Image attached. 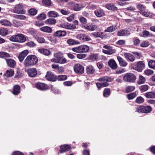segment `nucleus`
<instances>
[{"label":"nucleus","instance_id":"nucleus-1","mask_svg":"<svg viewBox=\"0 0 155 155\" xmlns=\"http://www.w3.org/2000/svg\"><path fill=\"white\" fill-rule=\"evenodd\" d=\"M38 61V59L36 56L34 55H30L27 57L24 63L25 66L28 67L36 64Z\"/></svg>","mask_w":155,"mask_h":155},{"label":"nucleus","instance_id":"nucleus-2","mask_svg":"<svg viewBox=\"0 0 155 155\" xmlns=\"http://www.w3.org/2000/svg\"><path fill=\"white\" fill-rule=\"evenodd\" d=\"M52 62L60 64H64L66 63L67 60L63 57V54L61 52H58L54 54V58L51 60Z\"/></svg>","mask_w":155,"mask_h":155},{"label":"nucleus","instance_id":"nucleus-3","mask_svg":"<svg viewBox=\"0 0 155 155\" xmlns=\"http://www.w3.org/2000/svg\"><path fill=\"white\" fill-rule=\"evenodd\" d=\"M137 8L139 10V12L145 17L151 18L153 15L152 13L147 11L146 10V7L142 5H137Z\"/></svg>","mask_w":155,"mask_h":155},{"label":"nucleus","instance_id":"nucleus-4","mask_svg":"<svg viewBox=\"0 0 155 155\" xmlns=\"http://www.w3.org/2000/svg\"><path fill=\"white\" fill-rule=\"evenodd\" d=\"M9 39L10 41L18 42H23L26 41L25 37L21 34L12 36Z\"/></svg>","mask_w":155,"mask_h":155},{"label":"nucleus","instance_id":"nucleus-5","mask_svg":"<svg viewBox=\"0 0 155 155\" xmlns=\"http://www.w3.org/2000/svg\"><path fill=\"white\" fill-rule=\"evenodd\" d=\"M88 46L86 45H82L78 47H74L72 48V50L76 53H86L89 50Z\"/></svg>","mask_w":155,"mask_h":155},{"label":"nucleus","instance_id":"nucleus-6","mask_svg":"<svg viewBox=\"0 0 155 155\" xmlns=\"http://www.w3.org/2000/svg\"><path fill=\"white\" fill-rule=\"evenodd\" d=\"M136 79L135 75L131 73H127L123 77L124 80L127 82H134L135 81Z\"/></svg>","mask_w":155,"mask_h":155},{"label":"nucleus","instance_id":"nucleus-7","mask_svg":"<svg viewBox=\"0 0 155 155\" xmlns=\"http://www.w3.org/2000/svg\"><path fill=\"white\" fill-rule=\"evenodd\" d=\"M13 12L15 13L20 14H24L25 13L23 6L20 4L16 5L13 10Z\"/></svg>","mask_w":155,"mask_h":155},{"label":"nucleus","instance_id":"nucleus-8","mask_svg":"<svg viewBox=\"0 0 155 155\" xmlns=\"http://www.w3.org/2000/svg\"><path fill=\"white\" fill-rule=\"evenodd\" d=\"M103 48L106 49V50L103 49V52L106 54L110 55L116 52L115 49H113L110 46L105 45L103 46Z\"/></svg>","mask_w":155,"mask_h":155},{"label":"nucleus","instance_id":"nucleus-9","mask_svg":"<svg viewBox=\"0 0 155 155\" xmlns=\"http://www.w3.org/2000/svg\"><path fill=\"white\" fill-rule=\"evenodd\" d=\"M59 26L63 28L71 30L75 29L76 28L75 25L67 22L61 23L60 24Z\"/></svg>","mask_w":155,"mask_h":155},{"label":"nucleus","instance_id":"nucleus-10","mask_svg":"<svg viewBox=\"0 0 155 155\" xmlns=\"http://www.w3.org/2000/svg\"><path fill=\"white\" fill-rule=\"evenodd\" d=\"M75 72L78 74H82L84 72V68L79 64H76L74 66Z\"/></svg>","mask_w":155,"mask_h":155},{"label":"nucleus","instance_id":"nucleus-11","mask_svg":"<svg viewBox=\"0 0 155 155\" xmlns=\"http://www.w3.org/2000/svg\"><path fill=\"white\" fill-rule=\"evenodd\" d=\"M28 53L29 51L27 50H25L20 53L18 58L20 62H21L23 61Z\"/></svg>","mask_w":155,"mask_h":155},{"label":"nucleus","instance_id":"nucleus-12","mask_svg":"<svg viewBox=\"0 0 155 155\" xmlns=\"http://www.w3.org/2000/svg\"><path fill=\"white\" fill-rule=\"evenodd\" d=\"M36 87L41 90H45L48 89V86L43 83H38L35 84Z\"/></svg>","mask_w":155,"mask_h":155},{"label":"nucleus","instance_id":"nucleus-13","mask_svg":"<svg viewBox=\"0 0 155 155\" xmlns=\"http://www.w3.org/2000/svg\"><path fill=\"white\" fill-rule=\"evenodd\" d=\"M28 76L31 77H35L37 74V71L34 68H30L27 71Z\"/></svg>","mask_w":155,"mask_h":155},{"label":"nucleus","instance_id":"nucleus-14","mask_svg":"<svg viewBox=\"0 0 155 155\" xmlns=\"http://www.w3.org/2000/svg\"><path fill=\"white\" fill-rule=\"evenodd\" d=\"M45 78L49 81H55V76L53 73L51 71L47 72L45 76Z\"/></svg>","mask_w":155,"mask_h":155},{"label":"nucleus","instance_id":"nucleus-15","mask_svg":"<svg viewBox=\"0 0 155 155\" xmlns=\"http://www.w3.org/2000/svg\"><path fill=\"white\" fill-rule=\"evenodd\" d=\"M94 13L95 15L98 17H101L105 15V13L104 10L101 8L96 9Z\"/></svg>","mask_w":155,"mask_h":155},{"label":"nucleus","instance_id":"nucleus-16","mask_svg":"<svg viewBox=\"0 0 155 155\" xmlns=\"http://www.w3.org/2000/svg\"><path fill=\"white\" fill-rule=\"evenodd\" d=\"M60 153H63L65 152L69 151L71 150V146L68 145H64L60 146Z\"/></svg>","mask_w":155,"mask_h":155},{"label":"nucleus","instance_id":"nucleus-17","mask_svg":"<svg viewBox=\"0 0 155 155\" xmlns=\"http://www.w3.org/2000/svg\"><path fill=\"white\" fill-rule=\"evenodd\" d=\"M144 64L141 61H139L137 63L135 67L136 70L138 71H141L144 67Z\"/></svg>","mask_w":155,"mask_h":155},{"label":"nucleus","instance_id":"nucleus-18","mask_svg":"<svg viewBox=\"0 0 155 155\" xmlns=\"http://www.w3.org/2000/svg\"><path fill=\"white\" fill-rule=\"evenodd\" d=\"M130 34V31L127 30H122L119 31L117 33V35L119 36H127Z\"/></svg>","mask_w":155,"mask_h":155},{"label":"nucleus","instance_id":"nucleus-19","mask_svg":"<svg viewBox=\"0 0 155 155\" xmlns=\"http://www.w3.org/2000/svg\"><path fill=\"white\" fill-rule=\"evenodd\" d=\"M98 81L101 83L104 82H107L112 81H113V79L110 77L105 76L99 78Z\"/></svg>","mask_w":155,"mask_h":155},{"label":"nucleus","instance_id":"nucleus-20","mask_svg":"<svg viewBox=\"0 0 155 155\" xmlns=\"http://www.w3.org/2000/svg\"><path fill=\"white\" fill-rule=\"evenodd\" d=\"M108 65L112 69H115L117 68V66L115 61L113 59H110L108 62Z\"/></svg>","mask_w":155,"mask_h":155},{"label":"nucleus","instance_id":"nucleus-21","mask_svg":"<svg viewBox=\"0 0 155 155\" xmlns=\"http://www.w3.org/2000/svg\"><path fill=\"white\" fill-rule=\"evenodd\" d=\"M0 23L2 25L5 26L11 27L12 25V23L8 20L6 19L1 20Z\"/></svg>","mask_w":155,"mask_h":155},{"label":"nucleus","instance_id":"nucleus-22","mask_svg":"<svg viewBox=\"0 0 155 155\" xmlns=\"http://www.w3.org/2000/svg\"><path fill=\"white\" fill-rule=\"evenodd\" d=\"M84 28L90 31H94L96 29L97 26L95 25H86L84 26Z\"/></svg>","mask_w":155,"mask_h":155},{"label":"nucleus","instance_id":"nucleus-23","mask_svg":"<svg viewBox=\"0 0 155 155\" xmlns=\"http://www.w3.org/2000/svg\"><path fill=\"white\" fill-rule=\"evenodd\" d=\"M6 61L8 65L11 68H14L16 65L15 61L11 59H6Z\"/></svg>","mask_w":155,"mask_h":155},{"label":"nucleus","instance_id":"nucleus-24","mask_svg":"<svg viewBox=\"0 0 155 155\" xmlns=\"http://www.w3.org/2000/svg\"><path fill=\"white\" fill-rule=\"evenodd\" d=\"M66 32L65 31L59 30L56 31L54 34L55 36L58 37H64L66 35Z\"/></svg>","mask_w":155,"mask_h":155},{"label":"nucleus","instance_id":"nucleus-25","mask_svg":"<svg viewBox=\"0 0 155 155\" xmlns=\"http://www.w3.org/2000/svg\"><path fill=\"white\" fill-rule=\"evenodd\" d=\"M124 56L125 58L127 60H128L130 61L133 62L134 61L135 57L131 54L126 53L124 54Z\"/></svg>","mask_w":155,"mask_h":155},{"label":"nucleus","instance_id":"nucleus-26","mask_svg":"<svg viewBox=\"0 0 155 155\" xmlns=\"http://www.w3.org/2000/svg\"><path fill=\"white\" fill-rule=\"evenodd\" d=\"M47 15L49 17L56 18L59 16V14L54 11H51L48 12Z\"/></svg>","mask_w":155,"mask_h":155},{"label":"nucleus","instance_id":"nucleus-27","mask_svg":"<svg viewBox=\"0 0 155 155\" xmlns=\"http://www.w3.org/2000/svg\"><path fill=\"white\" fill-rule=\"evenodd\" d=\"M145 97L147 98H155V92H148L144 94Z\"/></svg>","mask_w":155,"mask_h":155},{"label":"nucleus","instance_id":"nucleus-28","mask_svg":"<svg viewBox=\"0 0 155 155\" xmlns=\"http://www.w3.org/2000/svg\"><path fill=\"white\" fill-rule=\"evenodd\" d=\"M105 7L109 10L114 11L117 10V7L114 5V4L113 3H107L105 5Z\"/></svg>","mask_w":155,"mask_h":155},{"label":"nucleus","instance_id":"nucleus-29","mask_svg":"<svg viewBox=\"0 0 155 155\" xmlns=\"http://www.w3.org/2000/svg\"><path fill=\"white\" fill-rule=\"evenodd\" d=\"M20 87L18 85H15L13 87V93L15 95H17L20 93Z\"/></svg>","mask_w":155,"mask_h":155},{"label":"nucleus","instance_id":"nucleus-30","mask_svg":"<svg viewBox=\"0 0 155 155\" xmlns=\"http://www.w3.org/2000/svg\"><path fill=\"white\" fill-rule=\"evenodd\" d=\"M38 51L39 52L46 55H48L50 54V51L46 49H39L38 50Z\"/></svg>","mask_w":155,"mask_h":155},{"label":"nucleus","instance_id":"nucleus-31","mask_svg":"<svg viewBox=\"0 0 155 155\" xmlns=\"http://www.w3.org/2000/svg\"><path fill=\"white\" fill-rule=\"evenodd\" d=\"M117 59L121 66L125 67L127 65V63L126 61H124L120 57L118 56Z\"/></svg>","mask_w":155,"mask_h":155},{"label":"nucleus","instance_id":"nucleus-32","mask_svg":"<svg viewBox=\"0 0 155 155\" xmlns=\"http://www.w3.org/2000/svg\"><path fill=\"white\" fill-rule=\"evenodd\" d=\"M40 30L44 32L51 33L52 31V29L51 28L47 26H44L40 28Z\"/></svg>","mask_w":155,"mask_h":155},{"label":"nucleus","instance_id":"nucleus-33","mask_svg":"<svg viewBox=\"0 0 155 155\" xmlns=\"http://www.w3.org/2000/svg\"><path fill=\"white\" fill-rule=\"evenodd\" d=\"M67 43L70 45H78L80 43L78 41H76L73 39H69L67 41Z\"/></svg>","mask_w":155,"mask_h":155},{"label":"nucleus","instance_id":"nucleus-34","mask_svg":"<svg viewBox=\"0 0 155 155\" xmlns=\"http://www.w3.org/2000/svg\"><path fill=\"white\" fill-rule=\"evenodd\" d=\"M14 71L12 69L7 70L5 74V76L8 77H11L14 74Z\"/></svg>","mask_w":155,"mask_h":155},{"label":"nucleus","instance_id":"nucleus-35","mask_svg":"<svg viewBox=\"0 0 155 155\" xmlns=\"http://www.w3.org/2000/svg\"><path fill=\"white\" fill-rule=\"evenodd\" d=\"M99 58L98 54H91L89 56V59L93 61H97Z\"/></svg>","mask_w":155,"mask_h":155},{"label":"nucleus","instance_id":"nucleus-36","mask_svg":"<svg viewBox=\"0 0 155 155\" xmlns=\"http://www.w3.org/2000/svg\"><path fill=\"white\" fill-rule=\"evenodd\" d=\"M73 9L74 11H78L80 10L82 8V5L80 4L74 3L73 4Z\"/></svg>","mask_w":155,"mask_h":155},{"label":"nucleus","instance_id":"nucleus-37","mask_svg":"<svg viewBox=\"0 0 155 155\" xmlns=\"http://www.w3.org/2000/svg\"><path fill=\"white\" fill-rule=\"evenodd\" d=\"M56 20L54 18H50L46 21V23L48 25H52L55 24L56 23Z\"/></svg>","mask_w":155,"mask_h":155},{"label":"nucleus","instance_id":"nucleus-38","mask_svg":"<svg viewBox=\"0 0 155 155\" xmlns=\"http://www.w3.org/2000/svg\"><path fill=\"white\" fill-rule=\"evenodd\" d=\"M145 78L141 75H140L139 79L137 81V83L141 84L144 83L145 81Z\"/></svg>","mask_w":155,"mask_h":155},{"label":"nucleus","instance_id":"nucleus-39","mask_svg":"<svg viewBox=\"0 0 155 155\" xmlns=\"http://www.w3.org/2000/svg\"><path fill=\"white\" fill-rule=\"evenodd\" d=\"M97 87L98 88H100L102 86L105 87L108 86L109 85V84L107 82H104L103 83H97L96 84Z\"/></svg>","mask_w":155,"mask_h":155},{"label":"nucleus","instance_id":"nucleus-40","mask_svg":"<svg viewBox=\"0 0 155 155\" xmlns=\"http://www.w3.org/2000/svg\"><path fill=\"white\" fill-rule=\"evenodd\" d=\"M94 69L91 65L89 66L87 68V71L88 74H93L94 72Z\"/></svg>","mask_w":155,"mask_h":155},{"label":"nucleus","instance_id":"nucleus-41","mask_svg":"<svg viewBox=\"0 0 155 155\" xmlns=\"http://www.w3.org/2000/svg\"><path fill=\"white\" fill-rule=\"evenodd\" d=\"M148 86L146 84L142 85L140 87V90L142 92L147 91L148 90Z\"/></svg>","mask_w":155,"mask_h":155},{"label":"nucleus","instance_id":"nucleus-42","mask_svg":"<svg viewBox=\"0 0 155 155\" xmlns=\"http://www.w3.org/2000/svg\"><path fill=\"white\" fill-rule=\"evenodd\" d=\"M110 89L108 88H106L104 91L103 96L105 97H107L110 95Z\"/></svg>","mask_w":155,"mask_h":155},{"label":"nucleus","instance_id":"nucleus-43","mask_svg":"<svg viewBox=\"0 0 155 155\" xmlns=\"http://www.w3.org/2000/svg\"><path fill=\"white\" fill-rule=\"evenodd\" d=\"M116 30L115 26H112L108 27L107 28L104 30L105 32H111Z\"/></svg>","mask_w":155,"mask_h":155},{"label":"nucleus","instance_id":"nucleus-44","mask_svg":"<svg viewBox=\"0 0 155 155\" xmlns=\"http://www.w3.org/2000/svg\"><path fill=\"white\" fill-rule=\"evenodd\" d=\"M148 65L150 68L155 69V61L150 60L148 62Z\"/></svg>","mask_w":155,"mask_h":155},{"label":"nucleus","instance_id":"nucleus-45","mask_svg":"<svg viewBox=\"0 0 155 155\" xmlns=\"http://www.w3.org/2000/svg\"><path fill=\"white\" fill-rule=\"evenodd\" d=\"M8 30L6 28H4L0 30V35L2 36H5L7 35Z\"/></svg>","mask_w":155,"mask_h":155},{"label":"nucleus","instance_id":"nucleus-46","mask_svg":"<svg viewBox=\"0 0 155 155\" xmlns=\"http://www.w3.org/2000/svg\"><path fill=\"white\" fill-rule=\"evenodd\" d=\"M9 57L10 55L8 53L5 52H0V58H4Z\"/></svg>","mask_w":155,"mask_h":155},{"label":"nucleus","instance_id":"nucleus-47","mask_svg":"<svg viewBox=\"0 0 155 155\" xmlns=\"http://www.w3.org/2000/svg\"><path fill=\"white\" fill-rule=\"evenodd\" d=\"M37 10L33 8L30 9L28 11V13L30 15H35L37 13Z\"/></svg>","mask_w":155,"mask_h":155},{"label":"nucleus","instance_id":"nucleus-48","mask_svg":"<svg viewBox=\"0 0 155 155\" xmlns=\"http://www.w3.org/2000/svg\"><path fill=\"white\" fill-rule=\"evenodd\" d=\"M46 16L45 14H41L39 15L37 17L38 19L40 20H42L46 18Z\"/></svg>","mask_w":155,"mask_h":155},{"label":"nucleus","instance_id":"nucleus-49","mask_svg":"<svg viewBox=\"0 0 155 155\" xmlns=\"http://www.w3.org/2000/svg\"><path fill=\"white\" fill-rule=\"evenodd\" d=\"M42 3L44 5L48 6H50L51 4V0H43Z\"/></svg>","mask_w":155,"mask_h":155},{"label":"nucleus","instance_id":"nucleus-50","mask_svg":"<svg viewBox=\"0 0 155 155\" xmlns=\"http://www.w3.org/2000/svg\"><path fill=\"white\" fill-rule=\"evenodd\" d=\"M137 94L135 93H133L127 95V96L128 99L129 100L132 99L137 96Z\"/></svg>","mask_w":155,"mask_h":155},{"label":"nucleus","instance_id":"nucleus-51","mask_svg":"<svg viewBox=\"0 0 155 155\" xmlns=\"http://www.w3.org/2000/svg\"><path fill=\"white\" fill-rule=\"evenodd\" d=\"M144 106H140L136 109L137 111L139 113H144Z\"/></svg>","mask_w":155,"mask_h":155},{"label":"nucleus","instance_id":"nucleus-52","mask_svg":"<svg viewBox=\"0 0 155 155\" xmlns=\"http://www.w3.org/2000/svg\"><path fill=\"white\" fill-rule=\"evenodd\" d=\"M135 87L133 86H128L126 89V90L127 93L132 91L135 90Z\"/></svg>","mask_w":155,"mask_h":155},{"label":"nucleus","instance_id":"nucleus-53","mask_svg":"<svg viewBox=\"0 0 155 155\" xmlns=\"http://www.w3.org/2000/svg\"><path fill=\"white\" fill-rule=\"evenodd\" d=\"M144 101L143 98L142 97L139 96L137 98L135 102L138 104H141L143 103Z\"/></svg>","mask_w":155,"mask_h":155},{"label":"nucleus","instance_id":"nucleus-54","mask_svg":"<svg viewBox=\"0 0 155 155\" xmlns=\"http://www.w3.org/2000/svg\"><path fill=\"white\" fill-rule=\"evenodd\" d=\"M144 113H148L152 110L151 107L149 106H144Z\"/></svg>","mask_w":155,"mask_h":155},{"label":"nucleus","instance_id":"nucleus-55","mask_svg":"<svg viewBox=\"0 0 155 155\" xmlns=\"http://www.w3.org/2000/svg\"><path fill=\"white\" fill-rule=\"evenodd\" d=\"M67 78V77L65 75H59L57 77V79L58 81H63L66 80Z\"/></svg>","mask_w":155,"mask_h":155},{"label":"nucleus","instance_id":"nucleus-56","mask_svg":"<svg viewBox=\"0 0 155 155\" xmlns=\"http://www.w3.org/2000/svg\"><path fill=\"white\" fill-rule=\"evenodd\" d=\"M60 12L62 15H67L70 13V12L69 10L64 9H61Z\"/></svg>","mask_w":155,"mask_h":155},{"label":"nucleus","instance_id":"nucleus-57","mask_svg":"<svg viewBox=\"0 0 155 155\" xmlns=\"http://www.w3.org/2000/svg\"><path fill=\"white\" fill-rule=\"evenodd\" d=\"M38 41L39 43H43L45 41V39L44 37L40 36L37 37V38Z\"/></svg>","mask_w":155,"mask_h":155},{"label":"nucleus","instance_id":"nucleus-58","mask_svg":"<svg viewBox=\"0 0 155 155\" xmlns=\"http://www.w3.org/2000/svg\"><path fill=\"white\" fill-rule=\"evenodd\" d=\"M26 45L28 47L32 48L35 46L36 45L34 42L31 41L27 42L26 43Z\"/></svg>","mask_w":155,"mask_h":155},{"label":"nucleus","instance_id":"nucleus-59","mask_svg":"<svg viewBox=\"0 0 155 155\" xmlns=\"http://www.w3.org/2000/svg\"><path fill=\"white\" fill-rule=\"evenodd\" d=\"M86 56V54L82 53L78 54L77 56V58L79 59H82L85 58Z\"/></svg>","mask_w":155,"mask_h":155},{"label":"nucleus","instance_id":"nucleus-60","mask_svg":"<svg viewBox=\"0 0 155 155\" xmlns=\"http://www.w3.org/2000/svg\"><path fill=\"white\" fill-rule=\"evenodd\" d=\"M149 45V42L144 41H143L140 44V46L142 47H147Z\"/></svg>","mask_w":155,"mask_h":155},{"label":"nucleus","instance_id":"nucleus-61","mask_svg":"<svg viewBox=\"0 0 155 155\" xmlns=\"http://www.w3.org/2000/svg\"><path fill=\"white\" fill-rule=\"evenodd\" d=\"M15 17L17 19L21 20H24L26 18L25 16L24 15H16Z\"/></svg>","mask_w":155,"mask_h":155},{"label":"nucleus","instance_id":"nucleus-62","mask_svg":"<svg viewBox=\"0 0 155 155\" xmlns=\"http://www.w3.org/2000/svg\"><path fill=\"white\" fill-rule=\"evenodd\" d=\"M142 36L144 37H146L150 35L149 32L147 31H144L142 32Z\"/></svg>","mask_w":155,"mask_h":155},{"label":"nucleus","instance_id":"nucleus-63","mask_svg":"<svg viewBox=\"0 0 155 155\" xmlns=\"http://www.w3.org/2000/svg\"><path fill=\"white\" fill-rule=\"evenodd\" d=\"M133 42L134 45H137L140 43V41L138 38H135L133 39Z\"/></svg>","mask_w":155,"mask_h":155},{"label":"nucleus","instance_id":"nucleus-64","mask_svg":"<svg viewBox=\"0 0 155 155\" xmlns=\"http://www.w3.org/2000/svg\"><path fill=\"white\" fill-rule=\"evenodd\" d=\"M144 72L147 75H150L152 74L153 73V72L152 70H151L148 69L146 70Z\"/></svg>","mask_w":155,"mask_h":155}]
</instances>
